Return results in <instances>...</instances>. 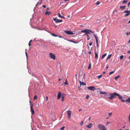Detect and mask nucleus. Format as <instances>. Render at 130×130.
<instances>
[{
    "instance_id": "338daca9",
    "label": "nucleus",
    "mask_w": 130,
    "mask_h": 130,
    "mask_svg": "<svg viewBox=\"0 0 130 130\" xmlns=\"http://www.w3.org/2000/svg\"><path fill=\"white\" fill-rule=\"evenodd\" d=\"M130 43V40H129L128 42V43Z\"/></svg>"
},
{
    "instance_id": "393cba45",
    "label": "nucleus",
    "mask_w": 130,
    "mask_h": 130,
    "mask_svg": "<svg viewBox=\"0 0 130 130\" xmlns=\"http://www.w3.org/2000/svg\"><path fill=\"white\" fill-rule=\"evenodd\" d=\"M130 12V11L126 10V11H124V13H129Z\"/></svg>"
},
{
    "instance_id": "ea45409f",
    "label": "nucleus",
    "mask_w": 130,
    "mask_h": 130,
    "mask_svg": "<svg viewBox=\"0 0 130 130\" xmlns=\"http://www.w3.org/2000/svg\"><path fill=\"white\" fill-rule=\"evenodd\" d=\"M112 113H108V116L109 117H110L112 115Z\"/></svg>"
},
{
    "instance_id": "6e6d98bb",
    "label": "nucleus",
    "mask_w": 130,
    "mask_h": 130,
    "mask_svg": "<svg viewBox=\"0 0 130 130\" xmlns=\"http://www.w3.org/2000/svg\"><path fill=\"white\" fill-rule=\"evenodd\" d=\"M42 6L44 7V8H46V6L45 5H43Z\"/></svg>"
},
{
    "instance_id": "13d9d810",
    "label": "nucleus",
    "mask_w": 130,
    "mask_h": 130,
    "mask_svg": "<svg viewBox=\"0 0 130 130\" xmlns=\"http://www.w3.org/2000/svg\"><path fill=\"white\" fill-rule=\"evenodd\" d=\"M68 41H69L70 42H72V40H69Z\"/></svg>"
},
{
    "instance_id": "4c0bfd02",
    "label": "nucleus",
    "mask_w": 130,
    "mask_h": 130,
    "mask_svg": "<svg viewBox=\"0 0 130 130\" xmlns=\"http://www.w3.org/2000/svg\"><path fill=\"white\" fill-rule=\"evenodd\" d=\"M100 3L98 1L96 3V5H99Z\"/></svg>"
},
{
    "instance_id": "5fc2aeb1",
    "label": "nucleus",
    "mask_w": 130,
    "mask_h": 130,
    "mask_svg": "<svg viewBox=\"0 0 130 130\" xmlns=\"http://www.w3.org/2000/svg\"><path fill=\"white\" fill-rule=\"evenodd\" d=\"M28 45H29V46H30L31 45V44L30 43V42L29 43Z\"/></svg>"
},
{
    "instance_id": "c756f323",
    "label": "nucleus",
    "mask_w": 130,
    "mask_h": 130,
    "mask_svg": "<svg viewBox=\"0 0 130 130\" xmlns=\"http://www.w3.org/2000/svg\"><path fill=\"white\" fill-rule=\"evenodd\" d=\"M102 75H101L99 76L98 77V79H99L101 77H102Z\"/></svg>"
},
{
    "instance_id": "680f3d73",
    "label": "nucleus",
    "mask_w": 130,
    "mask_h": 130,
    "mask_svg": "<svg viewBox=\"0 0 130 130\" xmlns=\"http://www.w3.org/2000/svg\"><path fill=\"white\" fill-rule=\"evenodd\" d=\"M39 3L38 2L37 3V4L36 5V6H37L38 5Z\"/></svg>"
},
{
    "instance_id": "ddd939ff",
    "label": "nucleus",
    "mask_w": 130,
    "mask_h": 130,
    "mask_svg": "<svg viewBox=\"0 0 130 130\" xmlns=\"http://www.w3.org/2000/svg\"><path fill=\"white\" fill-rule=\"evenodd\" d=\"M100 93L101 94H105V95H106V94H107V93L105 91H104V92H103L102 91H101L100 92Z\"/></svg>"
},
{
    "instance_id": "f8f14e48",
    "label": "nucleus",
    "mask_w": 130,
    "mask_h": 130,
    "mask_svg": "<svg viewBox=\"0 0 130 130\" xmlns=\"http://www.w3.org/2000/svg\"><path fill=\"white\" fill-rule=\"evenodd\" d=\"M58 16L59 18H60L61 19H62L63 18L65 19V18L63 16L61 15L60 13H58Z\"/></svg>"
},
{
    "instance_id": "b1692460",
    "label": "nucleus",
    "mask_w": 130,
    "mask_h": 130,
    "mask_svg": "<svg viewBox=\"0 0 130 130\" xmlns=\"http://www.w3.org/2000/svg\"><path fill=\"white\" fill-rule=\"evenodd\" d=\"M111 54H110L107 57L106 60H108L111 57Z\"/></svg>"
},
{
    "instance_id": "5701e85b",
    "label": "nucleus",
    "mask_w": 130,
    "mask_h": 130,
    "mask_svg": "<svg viewBox=\"0 0 130 130\" xmlns=\"http://www.w3.org/2000/svg\"><path fill=\"white\" fill-rule=\"evenodd\" d=\"M64 84L66 85H68V83L67 79L66 80L65 82L64 83Z\"/></svg>"
},
{
    "instance_id": "0e129e2a",
    "label": "nucleus",
    "mask_w": 130,
    "mask_h": 130,
    "mask_svg": "<svg viewBox=\"0 0 130 130\" xmlns=\"http://www.w3.org/2000/svg\"><path fill=\"white\" fill-rule=\"evenodd\" d=\"M90 118H91L90 117L89 118V119H88V120H89V121L90 120Z\"/></svg>"
},
{
    "instance_id": "e433bc0d",
    "label": "nucleus",
    "mask_w": 130,
    "mask_h": 130,
    "mask_svg": "<svg viewBox=\"0 0 130 130\" xmlns=\"http://www.w3.org/2000/svg\"><path fill=\"white\" fill-rule=\"evenodd\" d=\"M123 55H121L120 56V59H122L123 58Z\"/></svg>"
},
{
    "instance_id": "7ed1b4c3",
    "label": "nucleus",
    "mask_w": 130,
    "mask_h": 130,
    "mask_svg": "<svg viewBox=\"0 0 130 130\" xmlns=\"http://www.w3.org/2000/svg\"><path fill=\"white\" fill-rule=\"evenodd\" d=\"M50 57V58L52 59L53 60H55L56 59L55 55L53 53H49Z\"/></svg>"
},
{
    "instance_id": "de8ad7c7",
    "label": "nucleus",
    "mask_w": 130,
    "mask_h": 130,
    "mask_svg": "<svg viewBox=\"0 0 130 130\" xmlns=\"http://www.w3.org/2000/svg\"><path fill=\"white\" fill-rule=\"evenodd\" d=\"M72 42H73V43H77V42H75L74 41H73V40H72Z\"/></svg>"
},
{
    "instance_id": "09e8293b",
    "label": "nucleus",
    "mask_w": 130,
    "mask_h": 130,
    "mask_svg": "<svg viewBox=\"0 0 130 130\" xmlns=\"http://www.w3.org/2000/svg\"><path fill=\"white\" fill-rule=\"evenodd\" d=\"M29 103H30V106H31V105H33V104H31V101H29Z\"/></svg>"
},
{
    "instance_id": "2f4dec72",
    "label": "nucleus",
    "mask_w": 130,
    "mask_h": 130,
    "mask_svg": "<svg viewBox=\"0 0 130 130\" xmlns=\"http://www.w3.org/2000/svg\"><path fill=\"white\" fill-rule=\"evenodd\" d=\"M84 123V122L83 121H82L80 123V124L81 126H82Z\"/></svg>"
},
{
    "instance_id": "c03bdc74",
    "label": "nucleus",
    "mask_w": 130,
    "mask_h": 130,
    "mask_svg": "<svg viewBox=\"0 0 130 130\" xmlns=\"http://www.w3.org/2000/svg\"><path fill=\"white\" fill-rule=\"evenodd\" d=\"M109 123H110V122H106V126L107 125H108V124H109Z\"/></svg>"
},
{
    "instance_id": "3c124183",
    "label": "nucleus",
    "mask_w": 130,
    "mask_h": 130,
    "mask_svg": "<svg viewBox=\"0 0 130 130\" xmlns=\"http://www.w3.org/2000/svg\"><path fill=\"white\" fill-rule=\"evenodd\" d=\"M88 53L89 54H90L91 53V51H89L88 52Z\"/></svg>"
},
{
    "instance_id": "aec40b11",
    "label": "nucleus",
    "mask_w": 130,
    "mask_h": 130,
    "mask_svg": "<svg viewBox=\"0 0 130 130\" xmlns=\"http://www.w3.org/2000/svg\"><path fill=\"white\" fill-rule=\"evenodd\" d=\"M125 101L128 103H130V98H129L127 99Z\"/></svg>"
},
{
    "instance_id": "49530a36",
    "label": "nucleus",
    "mask_w": 130,
    "mask_h": 130,
    "mask_svg": "<svg viewBox=\"0 0 130 130\" xmlns=\"http://www.w3.org/2000/svg\"><path fill=\"white\" fill-rule=\"evenodd\" d=\"M46 102L47 100L48 99V97L47 96H46Z\"/></svg>"
},
{
    "instance_id": "774afa93",
    "label": "nucleus",
    "mask_w": 130,
    "mask_h": 130,
    "mask_svg": "<svg viewBox=\"0 0 130 130\" xmlns=\"http://www.w3.org/2000/svg\"><path fill=\"white\" fill-rule=\"evenodd\" d=\"M128 23H130V20H129V21L128 22Z\"/></svg>"
},
{
    "instance_id": "37998d69",
    "label": "nucleus",
    "mask_w": 130,
    "mask_h": 130,
    "mask_svg": "<svg viewBox=\"0 0 130 130\" xmlns=\"http://www.w3.org/2000/svg\"><path fill=\"white\" fill-rule=\"evenodd\" d=\"M126 34L127 36L129 35H130V32H129V33L127 32L126 33Z\"/></svg>"
},
{
    "instance_id": "cd10ccee",
    "label": "nucleus",
    "mask_w": 130,
    "mask_h": 130,
    "mask_svg": "<svg viewBox=\"0 0 130 130\" xmlns=\"http://www.w3.org/2000/svg\"><path fill=\"white\" fill-rule=\"evenodd\" d=\"M37 95H35L34 96V100H36L37 99Z\"/></svg>"
},
{
    "instance_id": "423d86ee",
    "label": "nucleus",
    "mask_w": 130,
    "mask_h": 130,
    "mask_svg": "<svg viewBox=\"0 0 130 130\" xmlns=\"http://www.w3.org/2000/svg\"><path fill=\"white\" fill-rule=\"evenodd\" d=\"M33 105H31V106H30V109L31 112V115H34L35 114V111L33 109Z\"/></svg>"
},
{
    "instance_id": "a19ab883",
    "label": "nucleus",
    "mask_w": 130,
    "mask_h": 130,
    "mask_svg": "<svg viewBox=\"0 0 130 130\" xmlns=\"http://www.w3.org/2000/svg\"><path fill=\"white\" fill-rule=\"evenodd\" d=\"M128 118L129 119V122H130V114L129 115L128 117Z\"/></svg>"
},
{
    "instance_id": "4be33fe9",
    "label": "nucleus",
    "mask_w": 130,
    "mask_h": 130,
    "mask_svg": "<svg viewBox=\"0 0 130 130\" xmlns=\"http://www.w3.org/2000/svg\"><path fill=\"white\" fill-rule=\"evenodd\" d=\"M128 2L127 0H124L123 1L122 4H126Z\"/></svg>"
},
{
    "instance_id": "7c9ffc66",
    "label": "nucleus",
    "mask_w": 130,
    "mask_h": 130,
    "mask_svg": "<svg viewBox=\"0 0 130 130\" xmlns=\"http://www.w3.org/2000/svg\"><path fill=\"white\" fill-rule=\"evenodd\" d=\"M130 14V13H127L125 15V16L126 17L128 16Z\"/></svg>"
},
{
    "instance_id": "473e14b6",
    "label": "nucleus",
    "mask_w": 130,
    "mask_h": 130,
    "mask_svg": "<svg viewBox=\"0 0 130 130\" xmlns=\"http://www.w3.org/2000/svg\"><path fill=\"white\" fill-rule=\"evenodd\" d=\"M87 40H88L90 39V38L89 37L88 35H87Z\"/></svg>"
},
{
    "instance_id": "72a5a7b5",
    "label": "nucleus",
    "mask_w": 130,
    "mask_h": 130,
    "mask_svg": "<svg viewBox=\"0 0 130 130\" xmlns=\"http://www.w3.org/2000/svg\"><path fill=\"white\" fill-rule=\"evenodd\" d=\"M65 128L64 126H63L60 128V130H64V128Z\"/></svg>"
},
{
    "instance_id": "bf43d9fd",
    "label": "nucleus",
    "mask_w": 130,
    "mask_h": 130,
    "mask_svg": "<svg viewBox=\"0 0 130 130\" xmlns=\"http://www.w3.org/2000/svg\"><path fill=\"white\" fill-rule=\"evenodd\" d=\"M82 110V109H79V111H80Z\"/></svg>"
},
{
    "instance_id": "dca6fc26",
    "label": "nucleus",
    "mask_w": 130,
    "mask_h": 130,
    "mask_svg": "<svg viewBox=\"0 0 130 130\" xmlns=\"http://www.w3.org/2000/svg\"><path fill=\"white\" fill-rule=\"evenodd\" d=\"M125 7V6H121L120 8L121 9H124Z\"/></svg>"
},
{
    "instance_id": "8fccbe9b",
    "label": "nucleus",
    "mask_w": 130,
    "mask_h": 130,
    "mask_svg": "<svg viewBox=\"0 0 130 130\" xmlns=\"http://www.w3.org/2000/svg\"><path fill=\"white\" fill-rule=\"evenodd\" d=\"M92 42H91L90 43H89V45L90 46H91L92 45Z\"/></svg>"
},
{
    "instance_id": "a18cd8bd",
    "label": "nucleus",
    "mask_w": 130,
    "mask_h": 130,
    "mask_svg": "<svg viewBox=\"0 0 130 130\" xmlns=\"http://www.w3.org/2000/svg\"><path fill=\"white\" fill-rule=\"evenodd\" d=\"M25 54H26V57H27V58H28V55H27V53L26 52H25Z\"/></svg>"
},
{
    "instance_id": "c85d7f7f",
    "label": "nucleus",
    "mask_w": 130,
    "mask_h": 130,
    "mask_svg": "<svg viewBox=\"0 0 130 130\" xmlns=\"http://www.w3.org/2000/svg\"><path fill=\"white\" fill-rule=\"evenodd\" d=\"M91 63H90V64L89 65V66L88 68V69H90L91 68Z\"/></svg>"
},
{
    "instance_id": "412c9836",
    "label": "nucleus",
    "mask_w": 130,
    "mask_h": 130,
    "mask_svg": "<svg viewBox=\"0 0 130 130\" xmlns=\"http://www.w3.org/2000/svg\"><path fill=\"white\" fill-rule=\"evenodd\" d=\"M95 58L96 59H97L98 57V55L97 54L96 52H95Z\"/></svg>"
},
{
    "instance_id": "0eeeda50",
    "label": "nucleus",
    "mask_w": 130,
    "mask_h": 130,
    "mask_svg": "<svg viewBox=\"0 0 130 130\" xmlns=\"http://www.w3.org/2000/svg\"><path fill=\"white\" fill-rule=\"evenodd\" d=\"M64 32L66 33V34L68 35H73V33L69 30H65Z\"/></svg>"
},
{
    "instance_id": "9b49d317",
    "label": "nucleus",
    "mask_w": 130,
    "mask_h": 130,
    "mask_svg": "<svg viewBox=\"0 0 130 130\" xmlns=\"http://www.w3.org/2000/svg\"><path fill=\"white\" fill-rule=\"evenodd\" d=\"M79 83H80V86H81V85L83 86L86 85V84L83 82H81L80 80L79 81Z\"/></svg>"
},
{
    "instance_id": "052dcab7",
    "label": "nucleus",
    "mask_w": 130,
    "mask_h": 130,
    "mask_svg": "<svg viewBox=\"0 0 130 130\" xmlns=\"http://www.w3.org/2000/svg\"><path fill=\"white\" fill-rule=\"evenodd\" d=\"M32 41V40H31L29 42H30V43H31V42Z\"/></svg>"
},
{
    "instance_id": "69168bd1",
    "label": "nucleus",
    "mask_w": 130,
    "mask_h": 130,
    "mask_svg": "<svg viewBox=\"0 0 130 130\" xmlns=\"http://www.w3.org/2000/svg\"><path fill=\"white\" fill-rule=\"evenodd\" d=\"M105 73H105V72H103V74H105Z\"/></svg>"
},
{
    "instance_id": "f257e3e1",
    "label": "nucleus",
    "mask_w": 130,
    "mask_h": 130,
    "mask_svg": "<svg viewBox=\"0 0 130 130\" xmlns=\"http://www.w3.org/2000/svg\"><path fill=\"white\" fill-rule=\"evenodd\" d=\"M118 97L120 100H121V101L122 102H124L125 101L124 100H122L123 98L122 96L119 94L115 92H114L110 94L109 96L108 97V98L111 100H113L114 98H116Z\"/></svg>"
},
{
    "instance_id": "9d476101",
    "label": "nucleus",
    "mask_w": 130,
    "mask_h": 130,
    "mask_svg": "<svg viewBox=\"0 0 130 130\" xmlns=\"http://www.w3.org/2000/svg\"><path fill=\"white\" fill-rule=\"evenodd\" d=\"M62 95V93L60 92H59L58 93L57 95V99H59L60 98Z\"/></svg>"
},
{
    "instance_id": "bb28decb",
    "label": "nucleus",
    "mask_w": 130,
    "mask_h": 130,
    "mask_svg": "<svg viewBox=\"0 0 130 130\" xmlns=\"http://www.w3.org/2000/svg\"><path fill=\"white\" fill-rule=\"evenodd\" d=\"M87 29H84V30H82L81 31V32H84L85 33Z\"/></svg>"
},
{
    "instance_id": "603ef678",
    "label": "nucleus",
    "mask_w": 130,
    "mask_h": 130,
    "mask_svg": "<svg viewBox=\"0 0 130 130\" xmlns=\"http://www.w3.org/2000/svg\"><path fill=\"white\" fill-rule=\"evenodd\" d=\"M130 5V2H129L128 3V5H127V6H128V7H129V6Z\"/></svg>"
},
{
    "instance_id": "f3484780",
    "label": "nucleus",
    "mask_w": 130,
    "mask_h": 130,
    "mask_svg": "<svg viewBox=\"0 0 130 130\" xmlns=\"http://www.w3.org/2000/svg\"><path fill=\"white\" fill-rule=\"evenodd\" d=\"M107 55V54L106 53H105L102 56V59H103L105 56H106Z\"/></svg>"
},
{
    "instance_id": "4468645a",
    "label": "nucleus",
    "mask_w": 130,
    "mask_h": 130,
    "mask_svg": "<svg viewBox=\"0 0 130 130\" xmlns=\"http://www.w3.org/2000/svg\"><path fill=\"white\" fill-rule=\"evenodd\" d=\"M94 36L96 42L98 41V37L94 34Z\"/></svg>"
},
{
    "instance_id": "39448f33",
    "label": "nucleus",
    "mask_w": 130,
    "mask_h": 130,
    "mask_svg": "<svg viewBox=\"0 0 130 130\" xmlns=\"http://www.w3.org/2000/svg\"><path fill=\"white\" fill-rule=\"evenodd\" d=\"M67 114L68 116V117L69 119H70L71 118V111L70 110H68L67 111Z\"/></svg>"
},
{
    "instance_id": "f03ea898",
    "label": "nucleus",
    "mask_w": 130,
    "mask_h": 130,
    "mask_svg": "<svg viewBox=\"0 0 130 130\" xmlns=\"http://www.w3.org/2000/svg\"><path fill=\"white\" fill-rule=\"evenodd\" d=\"M98 127L99 129L100 130H107L106 128L102 124H98Z\"/></svg>"
},
{
    "instance_id": "1a4fd4ad",
    "label": "nucleus",
    "mask_w": 130,
    "mask_h": 130,
    "mask_svg": "<svg viewBox=\"0 0 130 130\" xmlns=\"http://www.w3.org/2000/svg\"><path fill=\"white\" fill-rule=\"evenodd\" d=\"M87 88L91 90L92 91H94L95 89L94 86L89 87H87Z\"/></svg>"
},
{
    "instance_id": "c9c22d12",
    "label": "nucleus",
    "mask_w": 130,
    "mask_h": 130,
    "mask_svg": "<svg viewBox=\"0 0 130 130\" xmlns=\"http://www.w3.org/2000/svg\"><path fill=\"white\" fill-rule=\"evenodd\" d=\"M89 95L88 94V95H87V96H86V99L87 100V99H88L89 98Z\"/></svg>"
},
{
    "instance_id": "a878e982",
    "label": "nucleus",
    "mask_w": 130,
    "mask_h": 130,
    "mask_svg": "<svg viewBox=\"0 0 130 130\" xmlns=\"http://www.w3.org/2000/svg\"><path fill=\"white\" fill-rule=\"evenodd\" d=\"M120 77V76L119 75H118V76H116V77H115V80H117V79H118V78H119Z\"/></svg>"
},
{
    "instance_id": "864d4df0",
    "label": "nucleus",
    "mask_w": 130,
    "mask_h": 130,
    "mask_svg": "<svg viewBox=\"0 0 130 130\" xmlns=\"http://www.w3.org/2000/svg\"><path fill=\"white\" fill-rule=\"evenodd\" d=\"M39 0V3H41L42 1V0Z\"/></svg>"
},
{
    "instance_id": "20e7f679",
    "label": "nucleus",
    "mask_w": 130,
    "mask_h": 130,
    "mask_svg": "<svg viewBox=\"0 0 130 130\" xmlns=\"http://www.w3.org/2000/svg\"><path fill=\"white\" fill-rule=\"evenodd\" d=\"M53 19L56 23H58L61 22H62L63 21L61 20H59L56 18H53Z\"/></svg>"
},
{
    "instance_id": "e2e57ef3",
    "label": "nucleus",
    "mask_w": 130,
    "mask_h": 130,
    "mask_svg": "<svg viewBox=\"0 0 130 130\" xmlns=\"http://www.w3.org/2000/svg\"><path fill=\"white\" fill-rule=\"evenodd\" d=\"M60 80H61V78H59V79H58V81H60Z\"/></svg>"
},
{
    "instance_id": "6ab92c4d",
    "label": "nucleus",
    "mask_w": 130,
    "mask_h": 130,
    "mask_svg": "<svg viewBox=\"0 0 130 130\" xmlns=\"http://www.w3.org/2000/svg\"><path fill=\"white\" fill-rule=\"evenodd\" d=\"M64 96L63 94L62 95V96L61 97V101H64Z\"/></svg>"
},
{
    "instance_id": "4d7b16f0",
    "label": "nucleus",
    "mask_w": 130,
    "mask_h": 130,
    "mask_svg": "<svg viewBox=\"0 0 130 130\" xmlns=\"http://www.w3.org/2000/svg\"><path fill=\"white\" fill-rule=\"evenodd\" d=\"M130 53V50H129L127 52V53L129 54Z\"/></svg>"
},
{
    "instance_id": "58836bf2",
    "label": "nucleus",
    "mask_w": 130,
    "mask_h": 130,
    "mask_svg": "<svg viewBox=\"0 0 130 130\" xmlns=\"http://www.w3.org/2000/svg\"><path fill=\"white\" fill-rule=\"evenodd\" d=\"M96 42V46H97V47L98 48L99 47V44L98 43V41H97Z\"/></svg>"
},
{
    "instance_id": "6e6552de",
    "label": "nucleus",
    "mask_w": 130,
    "mask_h": 130,
    "mask_svg": "<svg viewBox=\"0 0 130 130\" xmlns=\"http://www.w3.org/2000/svg\"><path fill=\"white\" fill-rule=\"evenodd\" d=\"M89 32H92L93 33V32L90 29H87L86 33L85 34V35H88V34L89 33Z\"/></svg>"
},
{
    "instance_id": "f704fd0d",
    "label": "nucleus",
    "mask_w": 130,
    "mask_h": 130,
    "mask_svg": "<svg viewBox=\"0 0 130 130\" xmlns=\"http://www.w3.org/2000/svg\"><path fill=\"white\" fill-rule=\"evenodd\" d=\"M51 35L54 37H57V36L56 35L54 34H51Z\"/></svg>"
},
{
    "instance_id": "79ce46f5",
    "label": "nucleus",
    "mask_w": 130,
    "mask_h": 130,
    "mask_svg": "<svg viewBox=\"0 0 130 130\" xmlns=\"http://www.w3.org/2000/svg\"><path fill=\"white\" fill-rule=\"evenodd\" d=\"M114 72V71H112L110 72L109 73V74L111 75V74H112V73H113Z\"/></svg>"
},
{
    "instance_id": "a211bd4d",
    "label": "nucleus",
    "mask_w": 130,
    "mask_h": 130,
    "mask_svg": "<svg viewBox=\"0 0 130 130\" xmlns=\"http://www.w3.org/2000/svg\"><path fill=\"white\" fill-rule=\"evenodd\" d=\"M51 13V12L48 11H47L45 12V14H47V15H50V14Z\"/></svg>"
},
{
    "instance_id": "2eb2a0df",
    "label": "nucleus",
    "mask_w": 130,
    "mask_h": 130,
    "mask_svg": "<svg viewBox=\"0 0 130 130\" xmlns=\"http://www.w3.org/2000/svg\"><path fill=\"white\" fill-rule=\"evenodd\" d=\"M92 125V124L90 123L89 125H87L86 127L89 128H91Z\"/></svg>"
}]
</instances>
